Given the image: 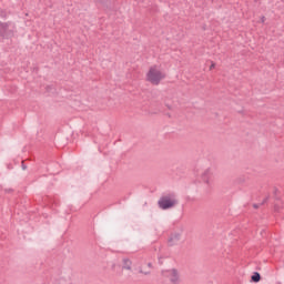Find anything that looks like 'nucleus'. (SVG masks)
I'll return each mask as SVG.
<instances>
[{
    "label": "nucleus",
    "mask_w": 284,
    "mask_h": 284,
    "mask_svg": "<svg viewBox=\"0 0 284 284\" xmlns=\"http://www.w3.org/2000/svg\"><path fill=\"white\" fill-rule=\"evenodd\" d=\"M158 205L160 210H172V207H175V205H179V200H176V194L169 193L166 195H163L158 201Z\"/></svg>",
    "instance_id": "f257e3e1"
},
{
    "label": "nucleus",
    "mask_w": 284,
    "mask_h": 284,
    "mask_svg": "<svg viewBox=\"0 0 284 284\" xmlns=\"http://www.w3.org/2000/svg\"><path fill=\"white\" fill-rule=\"evenodd\" d=\"M14 34H17V24L12 23V21H0V37L2 39H12Z\"/></svg>",
    "instance_id": "f03ea898"
},
{
    "label": "nucleus",
    "mask_w": 284,
    "mask_h": 284,
    "mask_svg": "<svg viewBox=\"0 0 284 284\" xmlns=\"http://www.w3.org/2000/svg\"><path fill=\"white\" fill-rule=\"evenodd\" d=\"M165 79V73L159 71L156 67H151L146 73V80L152 83V85H159L161 81Z\"/></svg>",
    "instance_id": "7ed1b4c3"
},
{
    "label": "nucleus",
    "mask_w": 284,
    "mask_h": 284,
    "mask_svg": "<svg viewBox=\"0 0 284 284\" xmlns=\"http://www.w3.org/2000/svg\"><path fill=\"white\" fill-rule=\"evenodd\" d=\"M161 276L168 278L171 284H181V273L176 268L162 270Z\"/></svg>",
    "instance_id": "20e7f679"
},
{
    "label": "nucleus",
    "mask_w": 284,
    "mask_h": 284,
    "mask_svg": "<svg viewBox=\"0 0 284 284\" xmlns=\"http://www.w3.org/2000/svg\"><path fill=\"white\" fill-rule=\"evenodd\" d=\"M181 241V233H173L169 237V245L170 247H173V245H176Z\"/></svg>",
    "instance_id": "39448f33"
},
{
    "label": "nucleus",
    "mask_w": 284,
    "mask_h": 284,
    "mask_svg": "<svg viewBox=\"0 0 284 284\" xmlns=\"http://www.w3.org/2000/svg\"><path fill=\"white\" fill-rule=\"evenodd\" d=\"M122 270H132V261L130 258H123Z\"/></svg>",
    "instance_id": "423d86ee"
},
{
    "label": "nucleus",
    "mask_w": 284,
    "mask_h": 284,
    "mask_svg": "<svg viewBox=\"0 0 284 284\" xmlns=\"http://www.w3.org/2000/svg\"><path fill=\"white\" fill-rule=\"evenodd\" d=\"M261 281V273L254 272L253 275L251 276V282L252 283H260Z\"/></svg>",
    "instance_id": "0eeeda50"
},
{
    "label": "nucleus",
    "mask_w": 284,
    "mask_h": 284,
    "mask_svg": "<svg viewBox=\"0 0 284 284\" xmlns=\"http://www.w3.org/2000/svg\"><path fill=\"white\" fill-rule=\"evenodd\" d=\"M210 174V169H206L203 174H202V179L204 181V183H210V180L207 179V175Z\"/></svg>",
    "instance_id": "6e6552de"
},
{
    "label": "nucleus",
    "mask_w": 284,
    "mask_h": 284,
    "mask_svg": "<svg viewBox=\"0 0 284 284\" xmlns=\"http://www.w3.org/2000/svg\"><path fill=\"white\" fill-rule=\"evenodd\" d=\"M282 209H283L282 203L281 204L280 203L274 204V212H281Z\"/></svg>",
    "instance_id": "1a4fd4ad"
},
{
    "label": "nucleus",
    "mask_w": 284,
    "mask_h": 284,
    "mask_svg": "<svg viewBox=\"0 0 284 284\" xmlns=\"http://www.w3.org/2000/svg\"><path fill=\"white\" fill-rule=\"evenodd\" d=\"M0 19H8V12L6 10H0Z\"/></svg>",
    "instance_id": "9d476101"
},
{
    "label": "nucleus",
    "mask_w": 284,
    "mask_h": 284,
    "mask_svg": "<svg viewBox=\"0 0 284 284\" xmlns=\"http://www.w3.org/2000/svg\"><path fill=\"white\" fill-rule=\"evenodd\" d=\"M267 201H270V196H266L263 201H262V203H260L261 205H265V203H267Z\"/></svg>",
    "instance_id": "9b49d317"
},
{
    "label": "nucleus",
    "mask_w": 284,
    "mask_h": 284,
    "mask_svg": "<svg viewBox=\"0 0 284 284\" xmlns=\"http://www.w3.org/2000/svg\"><path fill=\"white\" fill-rule=\"evenodd\" d=\"M21 168H22V170H28V165H26V162H24V161H22Z\"/></svg>",
    "instance_id": "f8f14e48"
},
{
    "label": "nucleus",
    "mask_w": 284,
    "mask_h": 284,
    "mask_svg": "<svg viewBox=\"0 0 284 284\" xmlns=\"http://www.w3.org/2000/svg\"><path fill=\"white\" fill-rule=\"evenodd\" d=\"M261 205H262V204H253V207H254L255 210H258V207H261Z\"/></svg>",
    "instance_id": "ddd939ff"
},
{
    "label": "nucleus",
    "mask_w": 284,
    "mask_h": 284,
    "mask_svg": "<svg viewBox=\"0 0 284 284\" xmlns=\"http://www.w3.org/2000/svg\"><path fill=\"white\" fill-rule=\"evenodd\" d=\"M213 68H216V64L214 62H212L210 70H213Z\"/></svg>",
    "instance_id": "4468645a"
},
{
    "label": "nucleus",
    "mask_w": 284,
    "mask_h": 284,
    "mask_svg": "<svg viewBox=\"0 0 284 284\" xmlns=\"http://www.w3.org/2000/svg\"><path fill=\"white\" fill-rule=\"evenodd\" d=\"M140 274H144L145 276H148V274H150V272H143L140 270Z\"/></svg>",
    "instance_id": "2eb2a0df"
},
{
    "label": "nucleus",
    "mask_w": 284,
    "mask_h": 284,
    "mask_svg": "<svg viewBox=\"0 0 284 284\" xmlns=\"http://www.w3.org/2000/svg\"><path fill=\"white\" fill-rule=\"evenodd\" d=\"M264 21H265V16H262L261 23H264Z\"/></svg>",
    "instance_id": "dca6fc26"
},
{
    "label": "nucleus",
    "mask_w": 284,
    "mask_h": 284,
    "mask_svg": "<svg viewBox=\"0 0 284 284\" xmlns=\"http://www.w3.org/2000/svg\"><path fill=\"white\" fill-rule=\"evenodd\" d=\"M159 264L163 265V261H161V257L159 258Z\"/></svg>",
    "instance_id": "f3484780"
},
{
    "label": "nucleus",
    "mask_w": 284,
    "mask_h": 284,
    "mask_svg": "<svg viewBox=\"0 0 284 284\" xmlns=\"http://www.w3.org/2000/svg\"><path fill=\"white\" fill-rule=\"evenodd\" d=\"M166 108H168L169 110H172V106H171L170 104H166Z\"/></svg>",
    "instance_id": "a211bd4d"
},
{
    "label": "nucleus",
    "mask_w": 284,
    "mask_h": 284,
    "mask_svg": "<svg viewBox=\"0 0 284 284\" xmlns=\"http://www.w3.org/2000/svg\"><path fill=\"white\" fill-rule=\"evenodd\" d=\"M148 267H152V262H149V263H148Z\"/></svg>",
    "instance_id": "6ab92c4d"
},
{
    "label": "nucleus",
    "mask_w": 284,
    "mask_h": 284,
    "mask_svg": "<svg viewBox=\"0 0 284 284\" xmlns=\"http://www.w3.org/2000/svg\"><path fill=\"white\" fill-rule=\"evenodd\" d=\"M6 192H12V189H7Z\"/></svg>",
    "instance_id": "aec40b11"
},
{
    "label": "nucleus",
    "mask_w": 284,
    "mask_h": 284,
    "mask_svg": "<svg viewBox=\"0 0 284 284\" xmlns=\"http://www.w3.org/2000/svg\"><path fill=\"white\" fill-rule=\"evenodd\" d=\"M276 192H278V189H275V190H274V194H276Z\"/></svg>",
    "instance_id": "412c9836"
}]
</instances>
